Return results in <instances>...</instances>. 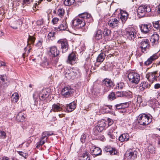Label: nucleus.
I'll list each match as a JSON object with an SVG mask.
<instances>
[{
  "label": "nucleus",
  "instance_id": "obj_1",
  "mask_svg": "<svg viewBox=\"0 0 160 160\" xmlns=\"http://www.w3.org/2000/svg\"><path fill=\"white\" fill-rule=\"evenodd\" d=\"M79 18H76L72 21V26L74 29L80 28L85 25V22L90 23L93 21L91 15L87 12H84L78 15Z\"/></svg>",
  "mask_w": 160,
  "mask_h": 160
},
{
  "label": "nucleus",
  "instance_id": "obj_2",
  "mask_svg": "<svg viewBox=\"0 0 160 160\" xmlns=\"http://www.w3.org/2000/svg\"><path fill=\"white\" fill-rule=\"evenodd\" d=\"M138 121L140 125L144 126L148 125L151 122V120L149 116L142 113L138 116Z\"/></svg>",
  "mask_w": 160,
  "mask_h": 160
},
{
  "label": "nucleus",
  "instance_id": "obj_3",
  "mask_svg": "<svg viewBox=\"0 0 160 160\" xmlns=\"http://www.w3.org/2000/svg\"><path fill=\"white\" fill-rule=\"evenodd\" d=\"M151 11L150 7L148 5H142L139 6L137 10L138 16L139 18L143 17L147 12Z\"/></svg>",
  "mask_w": 160,
  "mask_h": 160
},
{
  "label": "nucleus",
  "instance_id": "obj_4",
  "mask_svg": "<svg viewBox=\"0 0 160 160\" xmlns=\"http://www.w3.org/2000/svg\"><path fill=\"white\" fill-rule=\"evenodd\" d=\"M78 71L74 68L66 69L64 72V75L65 77L68 79H73L78 75Z\"/></svg>",
  "mask_w": 160,
  "mask_h": 160
},
{
  "label": "nucleus",
  "instance_id": "obj_5",
  "mask_svg": "<svg viewBox=\"0 0 160 160\" xmlns=\"http://www.w3.org/2000/svg\"><path fill=\"white\" fill-rule=\"evenodd\" d=\"M128 78L130 82L133 83L137 84L140 80L139 75L133 72L129 73L128 74Z\"/></svg>",
  "mask_w": 160,
  "mask_h": 160
},
{
  "label": "nucleus",
  "instance_id": "obj_6",
  "mask_svg": "<svg viewBox=\"0 0 160 160\" xmlns=\"http://www.w3.org/2000/svg\"><path fill=\"white\" fill-rule=\"evenodd\" d=\"M102 85L104 88V92H107L114 86L112 81L108 79H104L102 81Z\"/></svg>",
  "mask_w": 160,
  "mask_h": 160
},
{
  "label": "nucleus",
  "instance_id": "obj_7",
  "mask_svg": "<svg viewBox=\"0 0 160 160\" xmlns=\"http://www.w3.org/2000/svg\"><path fill=\"white\" fill-rule=\"evenodd\" d=\"M150 47L149 42L148 39H142L141 42L140 48L142 52L146 53Z\"/></svg>",
  "mask_w": 160,
  "mask_h": 160
},
{
  "label": "nucleus",
  "instance_id": "obj_8",
  "mask_svg": "<svg viewBox=\"0 0 160 160\" xmlns=\"http://www.w3.org/2000/svg\"><path fill=\"white\" fill-rule=\"evenodd\" d=\"M126 34L128 38L130 40H133L136 37V32L135 30L133 28H130L129 30L126 29Z\"/></svg>",
  "mask_w": 160,
  "mask_h": 160
},
{
  "label": "nucleus",
  "instance_id": "obj_9",
  "mask_svg": "<svg viewBox=\"0 0 160 160\" xmlns=\"http://www.w3.org/2000/svg\"><path fill=\"white\" fill-rule=\"evenodd\" d=\"M22 23L21 19L18 18L15 20L12 21L9 23V25L13 29H16L22 24Z\"/></svg>",
  "mask_w": 160,
  "mask_h": 160
},
{
  "label": "nucleus",
  "instance_id": "obj_10",
  "mask_svg": "<svg viewBox=\"0 0 160 160\" xmlns=\"http://www.w3.org/2000/svg\"><path fill=\"white\" fill-rule=\"evenodd\" d=\"M119 22L118 20L115 18H111L108 20V24L110 27L114 28L118 27Z\"/></svg>",
  "mask_w": 160,
  "mask_h": 160
},
{
  "label": "nucleus",
  "instance_id": "obj_11",
  "mask_svg": "<svg viewBox=\"0 0 160 160\" xmlns=\"http://www.w3.org/2000/svg\"><path fill=\"white\" fill-rule=\"evenodd\" d=\"M58 43L60 44L62 49V52H65L68 48V45L66 40L60 39L58 41Z\"/></svg>",
  "mask_w": 160,
  "mask_h": 160
},
{
  "label": "nucleus",
  "instance_id": "obj_12",
  "mask_svg": "<svg viewBox=\"0 0 160 160\" xmlns=\"http://www.w3.org/2000/svg\"><path fill=\"white\" fill-rule=\"evenodd\" d=\"M59 52L58 51L56 46H52L50 48L48 54L52 57H55L58 55Z\"/></svg>",
  "mask_w": 160,
  "mask_h": 160
},
{
  "label": "nucleus",
  "instance_id": "obj_13",
  "mask_svg": "<svg viewBox=\"0 0 160 160\" xmlns=\"http://www.w3.org/2000/svg\"><path fill=\"white\" fill-rule=\"evenodd\" d=\"M74 92V90L69 86L65 87L62 90V95L67 97Z\"/></svg>",
  "mask_w": 160,
  "mask_h": 160
},
{
  "label": "nucleus",
  "instance_id": "obj_14",
  "mask_svg": "<svg viewBox=\"0 0 160 160\" xmlns=\"http://www.w3.org/2000/svg\"><path fill=\"white\" fill-rule=\"evenodd\" d=\"M90 151L92 154L96 156L101 154L102 150L99 147L92 146L90 148Z\"/></svg>",
  "mask_w": 160,
  "mask_h": 160
},
{
  "label": "nucleus",
  "instance_id": "obj_15",
  "mask_svg": "<svg viewBox=\"0 0 160 160\" xmlns=\"http://www.w3.org/2000/svg\"><path fill=\"white\" fill-rule=\"evenodd\" d=\"M62 105L59 103H54L52 105V108L50 112H54L61 111L62 110Z\"/></svg>",
  "mask_w": 160,
  "mask_h": 160
},
{
  "label": "nucleus",
  "instance_id": "obj_16",
  "mask_svg": "<svg viewBox=\"0 0 160 160\" xmlns=\"http://www.w3.org/2000/svg\"><path fill=\"white\" fill-rule=\"evenodd\" d=\"M137 152L134 150L133 151L126 152L125 155L128 159H134L137 158Z\"/></svg>",
  "mask_w": 160,
  "mask_h": 160
},
{
  "label": "nucleus",
  "instance_id": "obj_17",
  "mask_svg": "<svg viewBox=\"0 0 160 160\" xmlns=\"http://www.w3.org/2000/svg\"><path fill=\"white\" fill-rule=\"evenodd\" d=\"M157 73V72H154L148 73L146 75V78L148 81L151 82H153L154 80H157V77L155 75Z\"/></svg>",
  "mask_w": 160,
  "mask_h": 160
},
{
  "label": "nucleus",
  "instance_id": "obj_18",
  "mask_svg": "<svg viewBox=\"0 0 160 160\" xmlns=\"http://www.w3.org/2000/svg\"><path fill=\"white\" fill-rule=\"evenodd\" d=\"M104 150L106 152H109L110 154L112 155H116L117 152L115 148H112L109 146H107L105 147Z\"/></svg>",
  "mask_w": 160,
  "mask_h": 160
},
{
  "label": "nucleus",
  "instance_id": "obj_19",
  "mask_svg": "<svg viewBox=\"0 0 160 160\" xmlns=\"http://www.w3.org/2000/svg\"><path fill=\"white\" fill-rule=\"evenodd\" d=\"M49 95V93L48 92L47 89H43L39 95V98L41 100H43L48 97Z\"/></svg>",
  "mask_w": 160,
  "mask_h": 160
},
{
  "label": "nucleus",
  "instance_id": "obj_20",
  "mask_svg": "<svg viewBox=\"0 0 160 160\" xmlns=\"http://www.w3.org/2000/svg\"><path fill=\"white\" fill-rule=\"evenodd\" d=\"M76 55L73 52L70 54L68 58L67 62L70 64H73L76 59Z\"/></svg>",
  "mask_w": 160,
  "mask_h": 160
},
{
  "label": "nucleus",
  "instance_id": "obj_21",
  "mask_svg": "<svg viewBox=\"0 0 160 160\" xmlns=\"http://www.w3.org/2000/svg\"><path fill=\"white\" fill-rule=\"evenodd\" d=\"M159 35L157 33H154L152 35L150 41L152 45L157 44L158 43Z\"/></svg>",
  "mask_w": 160,
  "mask_h": 160
},
{
  "label": "nucleus",
  "instance_id": "obj_22",
  "mask_svg": "<svg viewBox=\"0 0 160 160\" xmlns=\"http://www.w3.org/2000/svg\"><path fill=\"white\" fill-rule=\"evenodd\" d=\"M150 25L147 24H142L140 27L141 32L144 34L148 33L150 31Z\"/></svg>",
  "mask_w": 160,
  "mask_h": 160
},
{
  "label": "nucleus",
  "instance_id": "obj_23",
  "mask_svg": "<svg viewBox=\"0 0 160 160\" xmlns=\"http://www.w3.org/2000/svg\"><path fill=\"white\" fill-rule=\"evenodd\" d=\"M68 28V25L66 21H63L60 24L58 28H56L55 29L57 31H63L67 30Z\"/></svg>",
  "mask_w": 160,
  "mask_h": 160
},
{
  "label": "nucleus",
  "instance_id": "obj_24",
  "mask_svg": "<svg viewBox=\"0 0 160 160\" xmlns=\"http://www.w3.org/2000/svg\"><path fill=\"white\" fill-rule=\"evenodd\" d=\"M129 106V104L128 102L121 103L117 104L115 106V109L116 110L118 109H122L128 108Z\"/></svg>",
  "mask_w": 160,
  "mask_h": 160
},
{
  "label": "nucleus",
  "instance_id": "obj_25",
  "mask_svg": "<svg viewBox=\"0 0 160 160\" xmlns=\"http://www.w3.org/2000/svg\"><path fill=\"white\" fill-rule=\"evenodd\" d=\"M102 32L100 29H97L94 33V37L95 39L99 40L102 38Z\"/></svg>",
  "mask_w": 160,
  "mask_h": 160
},
{
  "label": "nucleus",
  "instance_id": "obj_26",
  "mask_svg": "<svg viewBox=\"0 0 160 160\" xmlns=\"http://www.w3.org/2000/svg\"><path fill=\"white\" fill-rule=\"evenodd\" d=\"M16 118L18 121L22 122L24 121L25 119V115L24 113L20 112L17 114L16 116Z\"/></svg>",
  "mask_w": 160,
  "mask_h": 160
},
{
  "label": "nucleus",
  "instance_id": "obj_27",
  "mask_svg": "<svg viewBox=\"0 0 160 160\" xmlns=\"http://www.w3.org/2000/svg\"><path fill=\"white\" fill-rule=\"evenodd\" d=\"M150 87V85L148 82L145 81L142 82L139 86L140 90L143 91L145 89L148 88Z\"/></svg>",
  "mask_w": 160,
  "mask_h": 160
},
{
  "label": "nucleus",
  "instance_id": "obj_28",
  "mask_svg": "<svg viewBox=\"0 0 160 160\" xmlns=\"http://www.w3.org/2000/svg\"><path fill=\"white\" fill-rule=\"evenodd\" d=\"M128 14L125 11H122L121 12L120 19L122 23H124L128 18Z\"/></svg>",
  "mask_w": 160,
  "mask_h": 160
},
{
  "label": "nucleus",
  "instance_id": "obj_29",
  "mask_svg": "<svg viewBox=\"0 0 160 160\" xmlns=\"http://www.w3.org/2000/svg\"><path fill=\"white\" fill-rule=\"evenodd\" d=\"M76 108V105L74 102L70 103L67 106L66 109L68 112H71Z\"/></svg>",
  "mask_w": 160,
  "mask_h": 160
},
{
  "label": "nucleus",
  "instance_id": "obj_30",
  "mask_svg": "<svg viewBox=\"0 0 160 160\" xmlns=\"http://www.w3.org/2000/svg\"><path fill=\"white\" fill-rule=\"evenodd\" d=\"M56 13L60 17H62L64 14L65 10L63 8L60 7L58 8Z\"/></svg>",
  "mask_w": 160,
  "mask_h": 160
},
{
  "label": "nucleus",
  "instance_id": "obj_31",
  "mask_svg": "<svg viewBox=\"0 0 160 160\" xmlns=\"http://www.w3.org/2000/svg\"><path fill=\"white\" fill-rule=\"evenodd\" d=\"M105 57V54L104 53H101L99 54L97 59V62H102Z\"/></svg>",
  "mask_w": 160,
  "mask_h": 160
},
{
  "label": "nucleus",
  "instance_id": "obj_32",
  "mask_svg": "<svg viewBox=\"0 0 160 160\" xmlns=\"http://www.w3.org/2000/svg\"><path fill=\"white\" fill-rule=\"evenodd\" d=\"M90 154L87 152L83 153L80 157L81 160H90Z\"/></svg>",
  "mask_w": 160,
  "mask_h": 160
},
{
  "label": "nucleus",
  "instance_id": "obj_33",
  "mask_svg": "<svg viewBox=\"0 0 160 160\" xmlns=\"http://www.w3.org/2000/svg\"><path fill=\"white\" fill-rule=\"evenodd\" d=\"M11 98L13 101L17 102L19 98L18 94L17 92L14 93L12 95Z\"/></svg>",
  "mask_w": 160,
  "mask_h": 160
},
{
  "label": "nucleus",
  "instance_id": "obj_34",
  "mask_svg": "<svg viewBox=\"0 0 160 160\" xmlns=\"http://www.w3.org/2000/svg\"><path fill=\"white\" fill-rule=\"evenodd\" d=\"M53 134L52 132H49L47 131H45L43 132L41 138H42V139H44L45 138H47V137L53 135Z\"/></svg>",
  "mask_w": 160,
  "mask_h": 160
},
{
  "label": "nucleus",
  "instance_id": "obj_35",
  "mask_svg": "<svg viewBox=\"0 0 160 160\" xmlns=\"http://www.w3.org/2000/svg\"><path fill=\"white\" fill-rule=\"evenodd\" d=\"M105 122V120L104 119H102L100 121L98 122V124L99 125V127L101 128V130H103L104 129V128L106 125Z\"/></svg>",
  "mask_w": 160,
  "mask_h": 160
},
{
  "label": "nucleus",
  "instance_id": "obj_36",
  "mask_svg": "<svg viewBox=\"0 0 160 160\" xmlns=\"http://www.w3.org/2000/svg\"><path fill=\"white\" fill-rule=\"evenodd\" d=\"M148 152L151 153H155V148L151 144L149 145L148 148Z\"/></svg>",
  "mask_w": 160,
  "mask_h": 160
},
{
  "label": "nucleus",
  "instance_id": "obj_37",
  "mask_svg": "<svg viewBox=\"0 0 160 160\" xmlns=\"http://www.w3.org/2000/svg\"><path fill=\"white\" fill-rule=\"evenodd\" d=\"M75 0H65L64 2V5L67 6H70L74 2Z\"/></svg>",
  "mask_w": 160,
  "mask_h": 160
},
{
  "label": "nucleus",
  "instance_id": "obj_38",
  "mask_svg": "<svg viewBox=\"0 0 160 160\" xmlns=\"http://www.w3.org/2000/svg\"><path fill=\"white\" fill-rule=\"evenodd\" d=\"M49 63L48 62L46 58L42 62L41 64V65L44 68L46 67L48 68L49 66Z\"/></svg>",
  "mask_w": 160,
  "mask_h": 160
},
{
  "label": "nucleus",
  "instance_id": "obj_39",
  "mask_svg": "<svg viewBox=\"0 0 160 160\" xmlns=\"http://www.w3.org/2000/svg\"><path fill=\"white\" fill-rule=\"evenodd\" d=\"M153 26L157 30L159 29L160 26V21H157L153 22Z\"/></svg>",
  "mask_w": 160,
  "mask_h": 160
},
{
  "label": "nucleus",
  "instance_id": "obj_40",
  "mask_svg": "<svg viewBox=\"0 0 160 160\" xmlns=\"http://www.w3.org/2000/svg\"><path fill=\"white\" fill-rule=\"evenodd\" d=\"M35 39V38L34 37L29 35L28 39V44L33 43L34 42Z\"/></svg>",
  "mask_w": 160,
  "mask_h": 160
},
{
  "label": "nucleus",
  "instance_id": "obj_41",
  "mask_svg": "<svg viewBox=\"0 0 160 160\" xmlns=\"http://www.w3.org/2000/svg\"><path fill=\"white\" fill-rule=\"evenodd\" d=\"M55 33L53 32H50L48 35V39L53 40L54 38V36Z\"/></svg>",
  "mask_w": 160,
  "mask_h": 160
},
{
  "label": "nucleus",
  "instance_id": "obj_42",
  "mask_svg": "<svg viewBox=\"0 0 160 160\" xmlns=\"http://www.w3.org/2000/svg\"><path fill=\"white\" fill-rule=\"evenodd\" d=\"M159 55L157 53L153 54L152 56H151L149 58L152 62L153 61L158 58Z\"/></svg>",
  "mask_w": 160,
  "mask_h": 160
},
{
  "label": "nucleus",
  "instance_id": "obj_43",
  "mask_svg": "<svg viewBox=\"0 0 160 160\" xmlns=\"http://www.w3.org/2000/svg\"><path fill=\"white\" fill-rule=\"evenodd\" d=\"M126 135L125 134H122L121 135L119 138V140L121 142H123L125 140H127L128 138H125L126 137Z\"/></svg>",
  "mask_w": 160,
  "mask_h": 160
},
{
  "label": "nucleus",
  "instance_id": "obj_44",
  "mask_svg": "<svg viewBox=\"0 0 160 160\" xmlns=\"http://www.w3.org/2000/svg\"><path fill=\"white\" fill-rule=\"evenodd\" d=\"M111 30L107 29H105L104 32L103 34L105 36H108L110 35L111 34Z\"/></svg>",
  "mask_w": 160,
  "mask_h": 160
},
{
  "label": "nucleus",
  "instance_id": "obj_45",
  "mask_svg": "<svg viewBox=\"0 0 160 160\" xmlns=\"http://www.w3.org/2000/svg\"><path fill=\"white\" fill-rule=\"evenodd\" d=\"M115 93L113 92H111L108 95V97L111 100H112L115 98Z\"/></svg>",
  "mask_w": 160,
  "mask_h": 160
},
{
  "label": "nucleus",
  "instance_id": "obj_46",
  "mask_svg": "<svg viewBox=\"0 0 160 160\" xmlns=\"http://www.w3.org/2000/svg\"><path fill=\"white\" fill-rule=\"evenodd\" d=\"M33 0H22V4L24 5H27L30 4L32 2Z\"/></svg>",
  "mask_w": 160,
  "mask_h": 160
},
{
  "label": "nucleus",
  "instance_id": "obj_47",
  "mask_svg": "<svg viewBox=\"0 0 160 160\" xmlns=\"http://www.w3.org/2000/svg\"><path fill=\"white\" fill-rule=\"evenodd\" d=\"M59 21V19L58 18H54L52 19V22L53 24H57Z\"/></svg>",
  "mask_w": 160,
  "mask_h": 160
},
{
  "label": "nucleus",
  "instance_id": "obj_48",
  "mask_svg": "<svg viewBox=\"0 0 160 160\" xmlns=\"http://www.w3.org/2000/svg\"><path fill=\"white\" fill-rule=\"evenodd\" d=\"M116 95L118 97H122L125 95V93L123 92H117Z\"/></svg>",
  "mask_w": 160,
  "mask_h": 160
},
{
  "label": "nucleus",
  "instance_id": "obj_49",
  "mask_svg": "<svg viewBox=\"0 0 160 160\" xmlns=\"http://www.w3.org/2000/svg\"><path fill=\"white\" fill-rule=\"evenodd\" d=\"M152 62L149 58L146 61L144 62V64L145 65L147 66L149 65Z\"/></svg>",
  "mask_w": 160,
  "mask_h": 160
},
{
  "label": "nucleus",
  "instance_id": "obj_50",
  "mask_svg": "<svg viewBox=\"0 0 160 160\" xmlns=\"http://www.w3.org/2000/svg\"><path fill=\"white\" fill-rule=\"evenodd\" d=\"M4 76H2V75H0V82H2V83H3V85L4 87L6 86L7 85H5L4 84V82L5 81V79L4 78Z\"/></svg>",
  "mask_w": 160,
  "mask_h": 160
},
{
  "label": "nucleus",
  "instance_id": "obj_51",
  "mask_svg": "<svg viewBox=\"0 0 160 160\" xmlns=\"http://www.w3.org/2000/svg\"><path fill=\"white\" fill-rule=\"evenodd\" d=\"M118 88L121 89L124 87V83L122 82H120L117 84Z\"/></svg>",
  "mask_w": 160,
  "mask_h": 160
},
{
  "label": "nucleus",
  "instance_id": "obj_52",
  "mask_svg": "<svg viewBox=\"0 0 160 160\" xmlns=\"http://www.w3.org/2000/svg\"><path fill=\"white\" fill-rule=\"evenodd\" d=\"M18 153L21 156L24 157L25 158H26L27 157V154L24 153V152L22 151H18Z\"/></svg>",
  "mask_w": 160,
  "mask_h": 160
},
{
  "label": "nucleus",
  "instance_id": "obj_53",
  "mask_svg": "<svg viewBox=\"0 0 160 160\" xmlns=\"http://www.w3.org/2000/svg\"><path fill=\"white\" fill-rule=\"evenodd\" d=\"M137 102L138 103H140L142 102L141 96H138L137 97Z\"/></svg>",
  "mask_w": 160,
  "mask_h": 160
},
{
  "label": "nucleus",
  "instance_id": "obj_54",
  "mask_svg": "<svg viewBox=\"0 0 160 160\" xmlns=\"http://www.w3.org/2000/svg\"><path fill=\"white\" fill-rule=\"evenodd\" d=\"M0 136L4 138L6 136V133L3 131H0Z\"/></svg>",
  "mask_w": 160,
  "mask_h": 160
},
{
  "label": "nucleus",
  "instance_id": "obj_55",
  "mask_svg": "<svg viewBox=\"0 0 160 160\" xmlns=\"http://www.w3.org/2000/svg\"><path fill=\"white\" fill-rule=\"evenodd\" d=\"M31 49V48H30L28 50V51L26 52L25 53H23L22 54V56L23 57V58H24L25 56H28V54L29 53V52H30V50Z\"/></svg>",
  "mask_w": 160,
  "mask_h": 160
},
{
  "label": "nucleus",
  "instance_id": "obj_56",
  "mask_svg": "<svg viewBox=\"0 0 160 160\" xmlns=\"http://www.w3.org/2000/svg\"><path fill=\"white\" fill-rule=\"evenodd\" d=\"M107 120L108 122V124L109 125H112L113 123L112 120L109 118H108Z\"/></svg>",
  "mask_w": 160,
  "mask_h": 160
},
{
  "label": "nucleus",
  "instance_id": "obj_57",
  "mask_svg": "<svg viewBox=\"0 0 160 160\" xmlns=\"http://www.w3.org/2000/svg\"><path fill=\"white\" fill-rule=\"evenodd\" d=\"M44 139H42V138H41V140L39 142V145H43L45 143V141L43 140Z\"/></svg>",
  "mask_w": 160,
  "mask_h": 160
},
{
  "label": "nucleus",
  "instance_id": "obj_58",
  "mask_svg": "<svg viewBox=\"0 0 160 160\" xmlns=\"http://www.w3.org/2000/svg\"><path fill=\"white\" fill-rule=\"evenodd\" d=\"M157 9L158 14L160 15V4L158 6Z\"/></svg>",
  "mask_w": 160,
  "mask_h": 160
},
{
  "label": "nucleus",
  "instance_id": "obj_59",
  "mask_svg": "<svg viewBox=\"0 0 160 160\" xmlns=\"http://www.w3.org/2000/svg\"><path fill=\"white\" fill-rule=\"evenodd\" d=\"M42 42V40H39L37 43V45L39 47H41Z\"/></svg>",
  "mask_w": 160,
  "mask_h": 160
},
{
  "label": "nucleus",
  "instance_id": "obj_60",
  "mask_svg": "<svg viewBox=\"0 0 160 160\" xmlns=\"http://www.w3.org/2000/svg\"><path fill=\"white\" fill-rule=\"evenodd\" d=\"M154 88L156 89H158L160 88V84L157 83L154 85Z\"/></svg>",
  "mask_w": 160,
  "mask_h": 160
},
{
  "label": "nucleus",
  "instance_id": "obj_61",
  "mask_svg": "<svg viewBox=\"0 0 160 160\" xmlns=\"http://www.w3.org/2000/svg\"><path fill=\"white\" fill-rule=\"evenodd\" d=\"M95 130H101V128L99 127V125L98 124V125L95 126V128H94Z\"/></svg>",
  "mask_w": 160,
  "mask_h": 160
},
{
  "label": "nucleus",
  "instance_id": "obj_62",
  "mask_svg": "<svg viewBox=\"0 0 160 160\" xmlns=\"http://www.w3.org/2000/svg\"><path fill=\"white\" fill-rule=\"evenodd\" d=\"M5 66V64L4 62L2 61H0V67Z\"/></svg>",
  "mask_w": 160,
  "mask_h": 160
},
{
  "label": "nucleus",
  "instance_id": "obj_63",
  "mask_svg": "<svg viewBox=\"0 0 160 160\" xmlns=\"http://www.w3.org/2000/svg\"><path fill=\"white\" fill-rule=\"evenodd\" d=\"M99 133L98 131H94L93 133L95 135H98V133Z\"/></svg>",
  "mask_w": 160,
  "mask_h": 160
},
{
  "label": "nucleus",
  "instance_id": "obj_64",
  "mask_svg": "<svg viewBox=\"0 0 160 160\" xmlns=\"http://www.w3.org/2000/svg\"><path fill=\"white\" fill-rule=\"evenodd\" d=\"M58 116L60 118H61L62 117H64V114L62 113V114H59Z\"/></svg>",
  "mask_w": 160,
  "mask_h": 160
}]
</instances>
